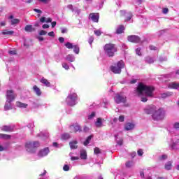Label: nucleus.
I'll return each instance as SVG.
<instances>
[{"label": "nucleus", "mask_w": 179, "mask_h": 179, "mask_svg": "<svg viewBox=\"0 0 179 179\" xmlns=\"http://www.w3.org/2000/svg\"><path fill=\"white\" fill-rule=\"evenodd\" d=\"M146 114H152V118L154 121H162L164 120L166 112L164 109L159 108H157L155 106H151L150 108L145 109Z\"/></svg>", "instance_id": "nucleus-1"}, {"label": "nucleus", "mask_w": 179, "mask_h": 179, "mask_svg": "<svg viewBox=\"0 0 179 179\" xmlns=\"http://www.w3.org/2000/svg\"><path fill=\"white\" fill-rule=\"evenodd\" d=\"M136 92L138 93V94H143L144 92L147 97H153L155 87L148 86L146 85H143V83H140L137 87Z\"/></svg>", "instance_id": "nucleus-2"}, {"label": "nucleus", "mask_w": 179, "mask_h": 179, "mask_svg": "<svg viewBox=\"0 0 179 179\" xmlns=\"http://www.w3.org/2000/svg\"><path fill=\"white\" fill-rule=\"evenodd\" d=\"M103 51L107 57L113 58L118 51V48H117V46L114 43H106L103 46Z\"/></svg>", "instance_id": "nucleus-3"}, {"label": "nucleus", "mask_w": 179, "mask_h": 179, "mask_svg": "<svg viewBox=\"0 0 179 179\" xmlns=\"http://www.w3.org/2000/svg\"><path fill=\"white\" fill-rule=\"evenodd\" d=\"M25 148L29 153H36L37 148H40V142L38 141H29L25 144Z\"/></svg>", "instance_id": "nucleus-4"}, {"label": "nucleus", "mask_w": 179, "mask_h": 179, "mask_svg": "<svg viewBox=\"0 0 179 179\" xmlns=\"http://www.w3.org/2000/svg\"><path fill=\"white\" fill-rule=\"evenodd\" d=\"M125 63L124 61L120 60L117 63V66H110V71L111 72H113V73L115 74H120L122 72V69L124 68Z\"/></svg>", "instance_id": "nucleus-5"}, {"label": "nucleus", "mask_w": 179, "mask_h": 179, "mask_svg": "<svg viewBox=\"0 0 179 179\" xmlns=\"http://www.w3.org/2000/svg\"><path fill=\"white\" fill-rule=\"evenodd\" d=\"M76 100H78V94L76 93L71 94L67 96V104L71 106H75Z\"/></svg>", "instance_id": "nucleus-6"}, {"label": "nucleus", "mask_w": 179, "mask_h": 179, "mask_svg": "<svg viewBox=\"0 0 179 179\" xmlns=\"http://www.w3.org/2000/svg\"><path fill=\"white\" fill-rule=\"evenodd\" d=\"M113 99L116 104H121V103H127V96L120 95V94H115Z\"/></svg>", "instance_id": "nucleus-7"}, {"label": "nucleus", "mask_w": 179, "mask_h": 179, "mask_svg": "<svg viewBox=\"0 0 179 179\" xmlns=\"http://www.w3.org/2000/svg\"><path fill=\"white\" fill-rule=\"evenodd\" d=\"M6 99H7V103H10L11 101H15V99H16V94H15V92H13V90H7Z\"/></svg>", "instance_id": "nucleus-8"}, {"label": "nucleus", "mask_w": 179, "mask_h": 179, "mask_svg": "<svg viewBox=\"0 0 179 179\" xmlns=\"http://www.w3.org/2000/svg\"><path fill=\"white\" fill-rule=\"evenodd\" d=\"M89 19L92 20L94 23H99V19H100V15L97 13H91L89 15Z\"/></svg>", "instance_id": "nucleus-9"}, {"label": "nucleus", "mask_w": 179, "mask_h": 179, "mask_svg": "<svg viewBox=\"0 0 179 179\" xmlns=\"http://www.w3.org/2000/svg\"><path fill=\"white\" fill-rule=\"evenodd\" d=\"M127 40L128 41H130V43H134L136 44L141 43V37L135 35L129 36Z\"/></svg>", "instance_id": "nucleus-10"}, {"label": "nucleus", "mask_w": 179, "mask_h": 179, "mask_svg": "<svg viewBox=\"0 0 179 179\" xmlns=\"http://www.w3.org/2000/svg\"><path fill=\"white\" fill-rule=\"evenodd\" d=\"M71 132L76 134L77 132H82V127L79 124L71 125L69 127Z\"/></svg>", "instance_id": "nucleus-11"}, {"label": "nucleus", "mask_w": 179, "mask_h": 179, "mask_svg": "<svg viewBox=\"0 0 179 179\" xmlns=\"http://www.w3.org/2000/svg\"><path fill=\"white\" fill-rule=\"evenodd\" d=\"M48 153H50V148H45L41 150L38 152V156L39 157H44V156H47V155H48Z\"/></svg>", "instance_id": "nucleus-12"}, {"label": "nucleus", "mask_w": 179, "mask_h": 179, "mask_svg": "<svg viewBox=\"0 0 179 179\" xmlns=\"http://www.w3.org/2000/svg\"><path fill=\"white\" fill-rule=\"evenodd\" d=\"M1 129L3 132H13V127L11 126L4 125L1 127Z\"/></svg>", "instance_id": "nucleus-13"}, {"label": "nucleus", "mask_w": 179, "mask_h": 179, "mask_svg": "<svg viewBox=\"0 0 179 179\" xmlns=\"http://www.w3.org/2000/svg\"><path fill=\"white\" fill-rule=\"evenodd\" d=\"M135 128V124L134 123L128 122L124 125L125 131H131Z\"/></svg>", "instance_id": "nucleus-14"}, {"label": "nucleus", "mask_w": 179, "mask_h": 179, "mask_svg": "<svg viewBox=\"0 0 179 179\" xmlns=\"http://www.w3.org/2000/svg\"><path fill=\"white\" fill-rule=\"evenodd\" d=\"M125 30V27L123 24L120 25L116 29V34H122Z\"/></svg>", "instance_id": "nucleus-15"}, {"label": "nucleus", "mask_w": 179, "mask_h": 179, "mask_svg": "<svg viewBox=\"0 0 179 179\" xmlns=\"http://www.w3.org/2000/svg\"><path fill=\"white\" fill-rule=\"evenodd\" d=\"M171 96H173L172 92H164L160 94L161 99H167V97H170Z\"/></svg>", "instance_id": "nucleus-16"}, {"label": "nucleus", "mask_w": 179, "mask_h": 179, "mask_svg": "<svg viewBox=\"0 0 179 179\" xmlns=\"http://www.w3.org/2000/svg\"><path fill=\"white\" fill-rule=\"evenodd\" d=\"M103 121H104V119L100 117L97 118L96 122H95L96 128H101V127H103Z\"/></svg>", "instance_id": "nucleus-17"}, {"label": "nucleus", "mask_w": 179, "mask_h": 179, "mask_svg": "<svg viewBox=\"0 0 179 179\" xmlns=\"http://www.w3.org/2000/svg\"><path fill=\"white\" fill-rule=\"evenodd\" d=\"M24 30L27 33H31L36 31V28H34L33 25H26Z\"/></svg>", "instance_id": "nucleus-18"}, {"label": "nucleus", "mask_w": 179, "mask_h": 179, "mask_svg": "<svg viewBox=\"0 0 179 179\" xmlns=\"http://www.w3.org/2000/svg\"><path fill=\"white\" fill-rule=\"evenodd\" d=\"M80 157L83 160H86V159H87V153L86 152V150H83L80 151Z\"/></svg>", "instance_id": "nucleus-19"}, {"label": "nucleus", "mask_w": 179, "mask_h": 179, "mask_svg": "<svg viewBox=\"0 0 179 179\" xmlns=\"http://www.w3.org/2000/svg\"><path fill=\"white\" fill-rule=\"evenodd\" d=\"M41 83H43L47 87H50V86H51V83L48 81V80L44 78H42V79L41 80Z\"/></svg>", "instance_id": "nucleus-20"}, {"label": "nucleus", "mask_w": 179, "mask_h": 179, "mask_svg": "<svg viewBox=\"0 0 179 179\" xmlns=\"http://www.w3.org/2000/svg\"><path fill=\"white\" fill-rule=\"evenodd\" d=\"M33 90L35 92L36 96H41V90L37 85L33 87Z\"/></svg>", "instance_id": "nucleus-21"}, {"label": "nucleus", "mask_w": 179, "mask_h": 179, "mask_svg": "<svg viewBox=\"0 0 179 179\" xmlns=\"http://www.w3.org/2000/svg\"><path fill=\"white\" fill-rule=\"evenodd\" d=\"M40 22L41 23H44V22H46V23H51V22H52V19H51V17H48L47 18V20H45V17H42L40 18Z\"/></svg>", "instance_id": "nucleus-22"}, {"label": "nucleus", "mask_w": 179, "mask_h": 179, "mask_svg": "<svg viewBox=\"0 0 179 179\" xmlns=\"http://www.w3.org/2000/svg\"><path fill=\"white\" fill-rule=\"evenodd\" d=\"M17 107H20V108H26L27 107V103H22L20 101L16 102Z\"/></svg>", "instance_id": "nucleus-23"}, {"label": "nucleus", "mask_w": 179, "mask_h": 179, "mask_svg": "<svg viewBox=\"0 0 179 179\" xmlns=\"http://www.w3.org/2000/svg\"><path fill=\"white\" fill-rule=\"evenodd\" d=\"M71 149H78V141H72L69 143Z\"/></svg>", "instance_id": "nucleus-24"}, {"label": "nucleus", "mask_w": 179, "mask_h": 179, "mask_svg": "<svg viewBox=\"0 0 179 179\" xmlns=\"http://www.w3.org/2000/svg\"><path fill=\"white\" fill-rule=\"evenodd\" d=\"M14 33H15V31H13L5 30L1 32V34H3V36H6V35L12 36V35H13Z\"/></svg>", "instance_id": "nucleus-25"}, {"label": "nucleus", "mask_w": 179, "mask_h": 179, "mask_svg": "<svg viewBox=\"0 0 179 179\" xmlns=\"http://www.w3.org/2000/svg\"><path fill=\"white\" fill-rule=\"evenodd\" d=\"M71 138V135H69V134H62V137L61 139L62 141H68V139H69Z\"/></svg>", "instance_id": "nucleus-26"}, {"label": "nucleus", "mask_w": 179, "mask_h": 179, "mask_svg": "<svg viewBox=\"0 0 179 179\" xmlns=\"http://www.w3.org/2000/svg\"><path fill=\"white\" fill-rule=\"evenodd\" d=\"M92 138H93V135L89 136L85 140V141L83 143V145L85 146H87V145L90 143V141H92Z\"/></svg>", "instance_id": "nucleus-27"}, {"label": "nucleus", "mask_w": 179, "mask_h": 179, "mask_svg": "<svg viewBox=\"0 0 179 179\" xmlns=\"http://www.w3.org/2000/svg\"><path fill=\"white\" fill-rule=\"evenodd\" d=\"M1 139H10L12 136L9 134H0Z\"/></svg>", "instance_id": "nucleus-28"}, {"label": "nucleus", "mask_w": 179, "mask_h": 179, "mask_svg": "<svg viewBox=\"0 0 179 179\" xmlns=\"http://www.w3.org/2000/svg\"><path fill=\"white\" fill-rule=\"evenodd\" d=\"M20 23V20L17 19V18H15L11 20V24L12 26L15 25V24H19Z\"/></svg>", "instance_id": "nucleus-29"}, {"label": "nucleus", "mask_w": 179, "mask_h": 179, "mask_svg": "<svg viewBox=\"0 0 179 179\" xmlns=\"http://www.w3.org/2000/svg\"><path fill=\"white\" fill-rule=\"evenodd\" d=\"M145 62L148 64H153V62H155V60H153V58L148 56L147 57H145Z\"/></svg>", "instance_id": "nucleus-30"}, {"label": "nucleus", "mask_w": 179, "mask_h": 179, "mask_svg": "<svg viewBox=\"0 0 179 179\" xmlns=\"http://www.w3.org/2000/svg\"><path fill=\"white\" fill-rule=\"evenodd\" d=\"M125 166L127 169H130V167H132V166H134V161L127 162Z\"/></svg>", "instance_id": "nucleus-31"}, {"label": "nucleus", "mask_w": 179, "mask_h": 179, "mask_svg": "<svg viewBox=\"0 0 179 179\" xmlns=\"http://www.w3.org/2000/svg\"><path fill=\"white\" fill-rule=\"evenodd\" d=\"M73 44H72L71 42H67L65 43V47L68 48L69 50H72L73 48Z\"/></svg>", "instance_id": "nucleus-32"}, {"label": "nucleus", "mask_w": 179, "mask_h": 179, "mask_svg": "<svg viewBox=\"0 0 179 179\" xmlns=\"http://www.w3.org/2000/svg\"><path fill=\"white\" fill-rule=\"evenodd\" d=\"M73 52H75V54H79L80 49L78 45H74L73 46Z\"/></svg>", "instance_id": "nucleus-33"}, {"label": "nucleus", "mask_w": 179, "mask_h": 179, "mask_svg": "<svg viewBox=\"0 0 179 179\" xmlns=\"http://www.w3.org/2000/svg\"><path fill=\"white\" fill-rule=\"evenodd\" d=\"M4 108L6 111H8V110H12V105L10 104V103H6L4 106Z\"/></svg>", "instance_id": "nucleus-34"}, {"label": "nucleus", "mask_w": 179, "mask_h": 179, "mask_svg": "<svg viewBox=\"0 0 179 179\" xmlns=\"http://www.w3.org/2000/svg\"><path fill=\"white\" fill-rule=\"evenodd\" d=\"M172 164L171 162H169L166 165H165V169L166 170H171Z\"/></svg>", "instance_id": "nucleus-35"}, {"label": "nucleus", "mask_w": 179, "mask_h": 179, "mask_svg": "<svg viewBox=\"0 0 179 179\" xmlns=\"http://www.w3.org/2000/svg\"><path fill=\"white\" fill-rule=\"evenodd\" d=\"M103 32H101V29H97L94 31V34H95V36H100L101 34H102Z\"/></svg>", "instance_id": "nucleus-36"}, {"label": "nucleus", "mask_w": 179, "mask_h": 179, "mask_svg": "<svg viewBox=\"0 0 179 179\" xmlns=\"http://www.w3.org/2000/svg\"><path fill=\"white\" fill-rule=\"evenodd\" d=\"M94 152L95 155H100V153H101V151L100 150V148L96 147L94 149Z\"/></svg>", "instance_id": "nucleus-37"}, {"label": "nucleus", "mask_w": 179, "mask_h": 179, "mask_svg": "<svg viewBox=\"0 0 179 179\" xmlns=\"http://www.w3.org/2000/svg\"><path fill=\"white\" fill-rule=\"evenodd\" d=\"M93 41H94V37H93V36H90L88 39V43L89 44H90V45L93 44Z\"/></svg>", "instance_id": "nucleus-38"}, {"label": "nucleus", "mask_w": 179, "mask_h": 179, "mask_svg": "<svg viewBox=\"0 0 179 179\" xmlns=\"http://www.w3.org/2000/svg\"><path fill=\"white\" fill-rule=\"evenodd\" d=\"M137 155L138 156H143V150H142V149L138 150Z\"/></svg>", "instance_id": "nucleus-39"}, {"label": "nucleus", "mask_w": 179, "mask_h": 179, "mask_svg": "<svg viewBox=\"0 0 179 179\" xmlns=\"http://www.w3.org/2000/svg\"><path fill=\"white\" fill-rule=\"evenodd\" d=\"M136 52L137 55L141 57L142 55V52H141V48H138L137 49H136Z\"/></svg>", "instance_id": "nucleus-40"}, {"label": "nucleus", "mask_w": 179, "mask_h": 179, "mask_svg": "<svg viewBox=\"0 0 179 179\" xmlns=\"http://www.w3.org/2000/svg\"><path fill=\"white\" fill-rule=\"evenodd\" d=\"M8 54H10V55H16L17 52L16 50H9Z\"/></svg>", "instance_id": "nucleus-41"}, {"label": "nucleus", "mask_w": 179, "mask_h": 179, "mask_svg": "<svg viewBox=\"0 0 179 179\" xmlns=\"http://www.w3.org/2000/svg\"><path fill=\"white\" fill-rule=\"evenodd\" d=\"M63 170H64V171H69V166L67 164H65L63 166Z\"/></svg>", "instance_id": "nucleus-42"}, {"label": "nucleus", "mask_w": 179, "mask_h": 179, "mask_svg": "<svg viewBox=\"0 0 179 179\" xmlns=\"http://www.w3.org/2000/svg\"><path fill=\"white\" fill-rule=\"evenodd\" d=\"M62 67L64 68V69H66V71H68V69H69V66L66 63H63Z\"/></svg>", "instance_id": "nucleus-43"}, {"label": "nucleus", "mask_w": 179, "mask_h": 179, "mask_svg": "<svg viewBox=\"0 0 179 179\" xmlns=\"http://www.w3.org/2000/svg\"><path fill=\"white\" fill-rule=\"evenodd\" d=\"M124 120H125V116H124V115H120V116L119 117V121H120V122H124Z\"/></svg>", "instance_id": "nucleus-44"}, {"label": "nucleus", "mask_w": 179, "mask_h": 179, "mask_svg": "<svg viewBox=\"0 0 179 179\" xmlns=\"http://www.w3.org/2000/svg\"><path fill=\"white\" fill-rule=\"evenodd\" d=\"M96 116V113L92 112L89 116L88 118L89 120H92V118Z\"/></svg>", "instance_id": "nucleus-45"}, {"label": "nucleus", "mask_w": 179, "mask_h": 179, "mask_svg": "<svg viewBox=\"0 0 179 179\" xmlns=\"http://www.w3.org/2000/svg\"><path fill=\"white\" fill-rule=\"evenodd\" d=\"M149 48L150 50H151V51H156V50H157V48H156V46L152 45L149 46Z\"/></svg>", "instance_id": "nucleus-46"}, {"label": "nucleus", "mask_w": 179, "mask_h": 179, "mask_svg": "<svg viewBox=\"0 0 179 179\" xmlns=\"http://www.w3.org/2000/svg\"><path fill=\"white\" fill-rule=\"evenodd\" d=\"M131 19H132V13H129V16L126 19V21L129 22V20H131Z\"/></svg>", "instance_id": "nucleus-47"}, {"label": "nucleus", "mask_w": 179, "mask_h": 179, "mask_svg": "<svg viewBox=\"0 0 179 179\" xmlns=\"http://www.w3.org/2000/svg\"><path fill=\"white\" fill-rule=\"evenodd\" d=\"M45 34H47V31H44V30H41L39 32V36H45Z\"/></svg>", "instance_id": "nucleus-48"}, {"label": "nucleus", "mask_w": 179, "mask_h": 179, "mask_svg": "<svg viewBox=\"0 0 179 179\" xmlns=\"http://www.w3.org/2000/svg\"><path fill=\"white\" fill-rule=\"evenodd\" d=\"M48 36H50V37H55V34L52 31L48 34Z\"/></svg>", "instance_id": "nucleus-49"}, {"label": "nucleus", "mask_w": 179, "mask_h": 179, "mask_svg": "<svg viewBox=\"0 0 179 179\" xmlns=\"http://www.w3.org/2000/svg\"><path fill=\"white\" fill-rule=\"evenodd\" d=\"M68 9H70V10H72V12H73V6H72V4H69L67 6Z\"/></svg>", "instance_id": "nucleus-50"}, {"label": "nucleus", "mask_w": 179, "mask_h": 179, "mask_svg": "<svg viewBox=\"0 0 179 179\" xmlns=\"http://www.w3.org/2000/svg\"><path fill=\"white\" fill-rule=\"evenodd\" d=\"M90 129L87 127V126H85L83 128V132H89Z\"/></svg>", "instance_id": "nucleus-51"}, {"label": "nucleus", "mask_w": 179, "mask_h": 179, "mask_svg": "<svg viewBox=\"0 0 179 179\" xmlns=\"http://www.w3.org/2000/svg\"><path fill=\"white\" fill-rule=\"evenodd\" d=\"M59 43H63L65 42V38H64V37H59Z\"/></svg>", "instance_id": "nucleus-52"}, {"label": "nucleus", "mask_w": 179, "mask_h": 179, "mask_svg": "<svg viewBox=\"0 0 179 179\" xmlns=\"http://www.w3.org/2000/svg\"><path fill=\"white\" fill-rule=\"evenodd\" d=\"M51 0H39V2H42L43 3H48Z\"/></svg>", "instance_id": "nucleus-53"}, {"label": "nucleus", "mask_w": 179, "mask_h": 179, "mask_svg": "<svg viewBox=\"0 0 179 179\" xmlns=\"http://www.w3.org/2000/svg\"><path fill=\"white\" fill-rule=\"evenodd\" d=\"M141 101H143V103H146V101H148V98L145 96L141 97Z\"/></svg>", "instance_id": "nucleus-54"}, {"label": "nucleus", "mask_w": 179, "mask_h": 179, "mask_svg": "<svg viewBox=\"0 0 179 179\" xmlns=\"http://www.w3.org/2000/svg\"><path fill=\"white\" fill-rule=\"evenodd\" d=\"M34 11L36 12V13H43V11H41V10L37 9V8H34Z\"/></svg>", "instance_id": "nucleus-55"}, {"label": "nucleus", "mask_w": 179, "mask_h": 179, "mask_svg": "<svg viewBox=\"0 0 179 179\" xmlns=\"http://www.w3.org/2000/svg\"><path fill=\"white\" fill-rule=\"evenodd\" d=\"M173 127H174V128L176 129H178V128H179V123L178 122L175 123Z\"/></svg>", "instance_id": "nucleus-56"}, {"label": "nucleus", "mask_w": 179, "mask_h": 179, "mask_svg": "<svg viewBox=\"0 0 179 179\" xmlns=\"http://www.w3.org/2000/svg\"><path fill=\"white\" fill-rule=\"evenodd\" d=\"M43 29H49L50 28V25L47 24H44L42 26Z\"/></svg>", "instance_id": "nucleus-57"}, {"label": "nucleus", "mask_w": 179, "mask_h": 179, "mask_svg": "<svg viewBox=\"0 0 179 179\" xmlns=\"http://www.w3.org/2000/svg\"><path fill=\"white\" fill-rule=\"evenodd\" d=\"M136 82H138V80L136 79H133L130 81V83H131V85H134L135 83H136Z\"/></svg>", "instance_id": "nucleus-58"}, {"label": "nucleus", "mask_w": 179, "mask_h": 179, "mask_svg": "<svg viewBox=\"0 0 179 179\" xmlns=\"http://www.w3.org/2000/svg\"><path fill=\"white\" fill-rule=\"evenodd\" d=\"M71 160H72V161L79 160V157H71Z\"/></svg>", "instance_id": "nucleus-59"}, {"label": "nucleus", "mask_w": 179, "mask_h": 179, "mask_svg": "<svg viewBox=\"0 0 179 179\" xmlns=\"http://www.w3.org/2000/svg\"><path fill=\"white\" fill-rule=\"evenodd\" d=\"M163 13H164V14L169 13V8H164Z\"/></svg>", "instance_id": "nucleus-60"}, {"label": "nucleus", "mask_w": 179, "mask_h": 179, "mask_svg": "<svg viewBox=\"0 0 179 179\" xmlns=\"http://www.w3.org/2000/svg\"><path fill=\"white\" fill-rule=\"evenodd\" d=\"M6 25V22L2 21L0 22V26L3 27Z\"/></svg>", "instance_id": "nucleus-61"}, {"label": "nucleus", "mask_w": 179, "mask_h": 179, "mask_svg": "<svg viewBox=\"0 0 179 179\" xmlns=\"http://www.w3.org/2000/svg\"><path fill=\"white\" fill-rule=\"evenodd\" d=\"M55 26H57V22L54 21V22H52V29H54V27H55Z\"/></svg>", "instance_id": "nucleus-62"}, {"label": "nucleus", "mask_w": 179, "mask_h": 179, "mask_svg": "<svg viewBox=\"0 0 179 179\" xmlns=\"http://www.w3.org/2000/svg\"><path fill=\"white\" fill-rule=\"evenodd\" d=\"M131 156L134 159V157H135V156H136V152H131Z\"/></svg>", "instance_id": "nucleus-63"}, {"label": "nucleus", "mask_w": 179, "mask_h": 179, "mask_svg": "<svg viewBox=\"0 0 179 179\" xmlns=\"http://www.w3.org/2000/svg\"><path fill=\"white\" fill-rule=\"evenodd\" d=\"M122 140H120L119 141H117V145H120V146L122 145Z\"/></svg>", "instance_id": "nucleus-64"}]
</instances>
